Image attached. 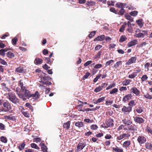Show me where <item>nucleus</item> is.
<instances>
[{
  "instance_id": "f257e3e1",
  "label": "nucleus",
  "mask_w": 152,
  "mask_h": 152,
  "mask_svg": "<svg viewBox=\"0 0 152 152\" xmlns=\"http://www.w3.org/2000/svg\"><path fill=\"white\" fill-rule=\"evenodd\" d=\"M15 91L19 97L22 99L23 100H25L26 98L29 99L30 94V91L26 88L20 89L19 87H17Z\"/></svg>"
},
{
  "instance_id": "f03ea898",
  "label": "nucleus",
  "mask_w": 152,
  "mask_h": 152,
  "mask_svg": "<svg viewBox=\"0 0 152 152\" xmlns=\"http://www.w3.org/2000/svg\"><path fill=\"white\" fill-rule=\"evenodd\" d=\"M5 95L7 96V98L10 101L14 104L19 103V100L15 93L13 92H10L5 94Z\"/></svg>"
},
{
  "instance_id": "7ed1b4c3",
  "label": "nucleus",
  "mask_w": 152,
  "mask_h": 152,
  "mask_svg": "<svg viewBox=\"0 0 152 152\" xmlns=\"http://www.w3.org/2000/svg\"><path fill=\"white\" fill-rule=\"evenodd\" d=\"M12 109L11 104L8 101L4 102L3 106L0 108V112H8L11 111Z\"/></svg>"
},
{
  "instance_id": "20e7f679",
  "label": "nucleus",
  "mask_w": 152,
  "mask_h": 152,
  "mask_svg": "<svg viewBox=\"0 0 152 152\" xmlns=\"http://www.w3.org/2000/svg\"><path fill=\"white\" fill-rule=\"evenodd\" d=\"M51 79V78L50 77L44 76L41 78V82L44 85H51L52 83L50 82H49V81Z\"/></svg>"
},
{
  "instance_id": "39448f33",
  "label": "nucleus",
  "mask_w": 152,
  "mask_h": 152,
  "mask_svg": "<svg viewBox=\"0 0 152 152\" xmlns=\"http://www.w3.org/2000/svg\"><path fill=\"white\" fill-rule=\"evenodd\" d=\"M122 111L124 112V114H128L132 111L131 107H126L124 106L121 109Z\"/></svg>"
},
{
  "instance_id": "423d86ee",
  "label": "nucleus",
  "mask_w": 152,
  "mask_h": 152,
  "mask_svg": "<svg viewBox=\"0 0 152 152\" xmlns=\"http://www.w3.org/2000/svg\"><path fill=\"white\" fill-rule=\"evenodd\" d=\"M137 60V57L136 56H133L129 59L126 63V65H129L135 63L136 62Z\"/></svg>"
},
{
  "instance_id": "0eeeda50",
  "label": "nucleus",
  "mask_w": 152,
  "mask_h": 152,
  "mask_svg": "<svg viewBox=\"0 0 152 152\" xmlns=\"http://www.w3.org/2000/svg\"><path fill=\"white\" fill-rule=\"evenodd\" d=\"M86 145L85 142H80L77 145L76 150L78 151H82Z\"/></svg>"
},
{
  "instance_id": "6e6552de",
  "label": "nucleus",
  "mask_w": 152,
  "mask_h": 152,
  "mask_svg": "<svg viewBox=\"0 0 152 152\" xmlns=\"http://www.w3.org/2000/svg\"><path fill=\"white\" fill-rule=\"evenodd\" d=\"M137 141L140 144H143L146 141V138L143 136H139L137 138Z\"/></svg>"
},
{
  "instance_id": "1a4fd4ad",
  "label": "nucleus",
  "mask_w": 152,
  "mask_h": 152,
  "mask_svg": "<svg viewBox=\"0 0 152 152\" xmlns=\"http://www.w3.org/2000/svg\"><path fill=\"white\" fill-rule=\"evenodd\" d=\"M128 129L129 130V132L133 134L137 131V127L136 125L134 124H132L129 126Z\"/></svg>"
},
{
  "instance_id": "9d476101",
  "label": "nucleus",
  "mask_w": 152,
  "mask_h": 152,
  "mask_svg": "<svg viewBox=\"0 0 152 152\" xmlns=\"http://www.w3.org/2000/svg\"><path fill=\"white\" fill-rule=\"evenodd\" d=\"M134 121L135 122L138 123L139 124H142L145 121V120L142 118L137 116L134 117Z\"/></svg>"
},
{
  "instance_id": "9b49d317",
  "label": "nucleus",
  "mask_w": 152,
  "mask_h": 152,
  "mask_svg": "<svg viewBox=\"0 0 152 152\" xmlns=\"http://www.w3.org/2000/svg\"><path fill=\"white\" fill-rule=\"evenodd\" d=\"M130 92L134 94L137 96H139L140 92L138 89L136 87H134L131 88L130 89Z\"/></svg>"
},
{
  "instance_id": "f8f14e48",
  "label": "nucleus",
  "mask_w": 152,
  "mask_h": 152,
  "mask_svg": "<svg viewBox=\"0 0 152 152\" xmlns=\"http://www.w3.org/2000/svg\"><path fill=\"white\" fill-rule=\"evenodd\" d=\"M114 121L112 118H109L108 119L106 123V126H105V128H107L110 127H112L114 125Z\"/></svg>"
},
{
  "instance_id": "ddd939ff",
  "label": "nucleus",
  "mask_w": 152,
  "mask_h": 152,
  "mask_svg": "<svg viewBox=\"0 0 152 152\" xmlns=\"http://www.w3.org/2000/svg\"><path fill=\"white\" fill-rule=\"evenodd\" d=\"M40 96V94L38 91H36L34 94H31L30 93L29 98L32 97L34 99H39Z\"/></svg>"
},
{
  "instance_id": "4468645a",
  "label": "nucleus",
  "mask_w": 152,
  "mask_h": 152,
  "mask_svg": "<svg viewBox=\"0 0 152 152\" xmlns=\"http://www.w3.org/2000/svg\"><path fill=\"white\" fill-rule=\"evenodd\" d=\"M132 97V96L131 94H128L123 98L122 101L124 102H126L127 101H129L130 99H131Z\"/></svg>"
},
{
  "instance_id": "2eb2a0df",
  "label": "nucleus",
  "mask_w": 152,
  "mask_h": 152,
  "mask_svg": "<svg viewBox=\"0 0 152 152\" xmlns=\"http://www.w3.org/2000/svg\"><path fill=\"white\" fill-rule=\"evenodd\" d=\"M124 124L126 126H130L132 123V122L130 119H126L125 118L122 120Z\"/></svg>"
},
{
  "instance_id": "dca6fc26",
  "label": "nucleus",
  "mask_w": 152,
  "mask_h": 152,
  "mask_svg": "<svg viewBox=\"0 0 152 152\" xmlns=\"http://www.w3.org/2000/svg\"><path fill=\"white\" fill-rule=\"evenodd\" d=\"M96 3L95 1H87L85 4L86 7H88L90 8V7H92L95 5Z\"/></svg>"
},
{
  "instance_id": "f3484780",
  "label": "nucleus",
  "mask_w": 152,
  "mask_h": 152,
  "mask_svg": "<svg viewBox=\"0 0 152 152\" xmlns=\"http://www.w3.org/2000/svg\"><path fill=\"white\" fill-rule=\"evenodd\" d=\"M126 5V3L118 2L115 4L116 7L118 8H124V7Z\"/></svg>"
},
{
  "instance_id": "a211bd4d",
  "label": "nucleus",
  "mask_w": 152,
  "mask_h": 152,
  "mask_svg": "<svg viewBox=\"0 0 152 152\" xmlns=\"http://www.w3.org/2000/svg\"><path fill=\"white\" fill-rule=\"evenodd\" d=\"M105 36L104 35H102L99 36H98L96 38L94 39V41H102L105 39Z\"/></svg>"
},
{
  "instance_id": "6ab92c4d",
  "label": "nucleus",
  "mask_w": 152,
  "mask_h": 152,
  "mask_svg": "<svg viewBox=\"0 0 152 152\" xmlns=\"http://www.w3.org/2000/svg\"><path fill=\"white\" fill-rule=\"evenodd\" d=\"M71 124V122L70 121L64 123L63 124V127L65 129L68 130L70 128V126Z\"/></svg>"
},
{
  "instance_id": "aec40b11",
  "label": "nucleus",
  "mask_w": 152,
  "mask_h": 152,
  "mask_svg": "<svg viewBox=\"0 0 152 152\" xmlns=\"http://www.w3.org/2000/svg\"><path fill=\"white\" fill-rule=\"evenodd\" d=\"M15 72L19 73H25V71L23 68L21 66L16 68Z\"/></svg>"
},
{
  "instance_id": "412c9836",
  "label": "nucleus",
  "mask_w": 152,
  "mask_h": 152,
  "mask_svg": "<svg viewBox=\"0 0 152 152\" xmlns=\"http://www.w3.org/2000/svg\"><path fill=\"white\" fill-rule=\"evenodd\" d=\"M18 148L20 151H22L24 148V147L26 145V143L25 142L21 143L18 145Z\"/></svg>"
},
{
  "instance_id": "4be33fe9",
  "label": "nucleus",
  "mask_w": 152,
  "mask_h": 152,
  "mask_svg": "<svg viewBox=\"0 0 152 152\" xmlns=\"http://www.w3.org/2000/svg\"><path fill=\"white\" fill-rule=\"evenodd\" d=\"M43 61L41 58H36L34 61V63L36 65H40L42 63Z\"/></svg>"
},
{
  "instance_id": "5701e85b",
  "label": "nucleus",
  "mask_w": 152,
  "mask_h": 152,
  "mask_svg": "<svg viewBox=\"0 0 152 152\" xmlns=\"http://www.w3.org/2000/svg\"><path fill=\"white\" fill-rule=\"evenodd\" d=\"M145 147L150 151H152V143L147 142L145 143Z\"/></svg>"
},
{
  "instance_id": "b1692460",
  "label": "nucleus",
  "mask_w": 152,
  "mask_h": 152,
  "mask_svg": "<svg viewBox=\"0 0 152 152\" xmlns=\"http://www.w3.org/2000/svg\"><path fill=\"white\" fill-rule=\"evenodd\" d=\"M131 145V142L129 140H126L125 141L123 144V147L125 148H129Z\"/></svg>"
},
{
  "instance_id": "393cba45",
  "label": "nucleus",
  "mask_w": 152,
  "mask_h": 152,
  "mask_svg": "<svg viewBox=\"0 0 152 152\" xmlns=\"http://www.w3.org/2000/svg\"><path fill=\"white\" fill-rule=\"evenodd\" d=\"M113 152H124L123 149L116 146L115 148L113 147Z\"/></svg>"
},
{
  "instance_id": "a878e982",
  "label": "nucleus",
  "mask_w": 152,
  "mask_h": 152,
  "mask_svg": "<svg viewBox=\"0 0 152 152\" xmlns=\"http://www.w3.org/2000/svg\"><path fill=\"white\" fill-rule=\"evenodd\" d=\"M25 82L23 80L21 79L20 80L19 83V85L20 86L21 89L26 88L25 84H24Z\"/></svg>"
},
{
  "instance_id": "bb28decb",
  "label": "nucleus",
  "mask_w": 152,
  "mask_h": 152,
  "mask_svg": "<svg viewBox=\"0 0 152 152\" xmlns=\"http://www.w3.org/2000/svg\"><path fill=\"white\" fill-rule=\"evenodd\" d=\"M105 98V97H102L101 98L98 99L95 102H94V104H97L101 102L104 101Z\"/></svg>"
},
{
  "instance_id": "cd10ccee",
  "label": "nucleus",
  "mask_w": 152,
  "mask_h": 152,
  "mask_svg": "<svg viewBox=\"0 0 152 152\" xmlns=\"http://www.w3.org/2000/svg\"><path fill=\"white\" fill-rule=\"evenodd\" d=\"M137 42L136 40H133L130 41L127 44V46L129 47H132L133 46L135 45L136 44Z\"/></svg>"
},
{
  "instance_id": "c85d7f7f",
  "label": "nucleus",
  "mask_w": 152,
  "mask_h": 152,
  "mask_svg": "<svg viewBox=\"0 0 152 152\" xmlns=\"http://www.w3.org/2000/svg\"><path fill=\"white\" fill-rule=\"evenodd\" d=\"M4 118L7 120L12 121H14L15 120V117L12 116V115H10L8 116H4Z\"/></svg>"
},
{
  "instance_id": "c756f323",
  "label": "nucleus",
  "mask_w": 152,
  "mask_h": 152,
  "mask_svg": "<svg viewBox=\"0 0 152 152\" xmlns=\"http://www.w3.org/2000/svg\"><path fill=\"white\" fill-rule=\"evenodd\" d=\"M7 57L10 58H12L15 56V55L11 51H9L6 53Z\"/></svg>"
},
{
  "instance_id": "7c9ffc66",
  "label": "nucleus",
  "mask_w": 152,
  "mask_h": 152,
  "mask_svg": "<svg viewBox=\"0 0 152 152\" xmlns=\"http://www.w3.org/2000/svg\"><path fill=\"white\" fill-rule=\"evenodd\" d=\"M126 12L125 10L124 9V8H121L119 12L118 11V13L117 14L118 15L122 16L124 15V13Z\"/></svg>"
},
{
  "instance_id": "2f4dec72",
  "label": "nucleus",
  "mask_w": 152,
  "mask_h": 152,
  "mask_svg": "<svg viewBox=\"0 0 152 152\" xmlns=\"http://www.w3.org/2000/svg\"><path fill=\"white\" fill-rule=\"evenodd\" d=\"M143 20L142 19H140L136 21V22L140 27L141 28L143 25V24L142 23Z\"/></svg>"
},
{
  "instance_id": "473e14b6",
  "label": "nucleus",
  "mask_w": 152,
  "mask_h": 152,
  "mask_svg": "<svg viewBox=\"0 0 152 152\" xmlns=\"http://www.w3.org/2000/svg\"><path fill=\"white\" fill-rule=\"evenodd\" d=\"M143 107L140 106L138 107L136 109V112L138 113H140L143 112Z\"/></svg>"
},
{
  "instance_id": "72a5a7b5",
  "label": "nucleus",
  "mask_w": 152,
  "mask_h": 152,
  "mask_svg": "<svg viewBox=\"0 0 152 152\" xmlns=\"http://www.w3.org/2000/svg\"><path fill=\"white\" fill-rule=\"evenodd\" d=\"M127 39V38L125 35L121 36L119 40V42H122L124 41H125Z\"/></svg>"
},
{
  "instance_id": "f704fd0d",
  "label": "nucleus",
  "mask_w": 152,
  "mask_h": 152,
  "mask_svg": "<svg viewBox=\"0 0 152 152\" xmlns=\"http://www.w3.org/2000/svg\"><path fill=\"white\" fill-rule=\"evenodd\" d=\"M131 80L129 79H126L123 82L122 84L123 86H127L130 84Z\"/></svg>"
},
{
  "instance_id": "c9c22d12",
  "label": "nucleus",
  "mask_w": 152,
  "mask_h": 152,
  "mask_svg": "<svg viewBox=\"0 0 152 152\" xmlns=\"http://www.w3.org/2000/svg\"><path fill=\"white\" fill-rule=\"evenodd\" d=\"M145 130L148 133L152 134V129L150 127H149L148 126H146Z\"/></svg>"
},
{
  "instance_id": "e433bc0d",
  "label": "nucleus",
  "mask_w": 152,
  "mask_h": 152,
  "mask_svg": "<svg viewBox=\"0 0 152 152\" xmlns=\"http://www.w3.org/2000/svg\"><path fill=\"white\" fill-rule=\"evenodd\" d=\"M0 140L3 143H6L7 141V139L5 137L2 136L0 137Z\"/></svg>"
},
{
  "instance_id": "4c0bfd02",
  "label": "nucleus",
  "mask_w": 152,
  "mask_h": 152,
  "mask_svg": "<svg viewBox=\"0 0 152 152\" xmlns=\"http://www.w3.org/2000/svg\"><path fill=\"white\" fill-rule=\"evenodd\" d=\"M125 17L126 19L128 20H130V21L131 22H132L133 21V18L131 17V16L127 14V15H125Z\"/></svg>"
},
{
  "instance_id": "58836bf2",
  "label": "nucleus",
  "mask_w": 152,
  "mask_h": 152,
  "mask_svg": "<svg viewBox=\"0 0 152 152\" xmlns=\"http://www.w3.org/2000/svg\"><path fill=\"white\" fill-rule=\"evenodd\" d=\"M75 125L76 126L79 127H82L83 126V124L81 121L77 122L75 123Z\"/></svg>"
},
{
  "instance_id": "ea45409f",
  "label": "nucleus",
  "mask_w": 152,
  "mask_h": 152,
  "mask_svg": "<svg viewBox=\"0 0 152 152\" xmlns=\"http://www.w3.org/2000/svg\"><path fill=\"white\" fill-rule=\"evenodd\" d=\"M138 13V12L137 11H134L129 12V14L132 16L135 17L137 15Z\"/></svg>"
},
{
  "instance_id": "a19ab883",
  "label": "nucleus",
  "mask_w": 152,
  "mask_h": 152,
  "mask_svg": "<svg viewBox=\"0 0 152 152\" xmlns=\"http://www.w3.org/2000/svg\"><path fill=\"white\" fill-rule=\"evenodd\" d=\"M128 105H129V107H131L132 108L134 106H135V104L134 101V100L130 101L128 103Z\"/></svg>"
},
{
  "instance_id": "79ce46f5",
  "label": "nucleus",
  "mask_w": 152,
  "mask_h": 152,
  "mask_svg": "<svg viewBox=\"0 0 152 152\" xmlns=\"http://www.w3.org/2000/svg\"><path fill=\"white\" fill-rule=\"evenodd\" d=\"M18 40V39L16 37H15L12 40V44L13 45H16L17 44V42Z\"/></svg>"
},
{
  "instance_id": "37998d69",
  "label": "nucleus",
  "mask_w": 152,
  "mask_h": 152,
  "mask_svg": "<svg viewBox=\"0 0 152 152\" xmlns=\"http://www.w3.org/2000/svg\"><path fill=\"white\" fill-rule=\"evenodd\" d=\"M148 77L146 75H143L141 77V80L142 82H144L147 80Z\"/></svg>"
},
{
  "instance_id": "c03bdc74",
  "label": "nucleus",
  "mask_w": 152,
  "mask_h": 152,
  "mask_svg": "<svg viewBox=\"0 0 152 152\" xmlns=\"http://www.w3.org/2000/svg\"><path fill=\"white\" fill-rule=\"evenodd\" d=\"M143 96L146 99H152V95H150L148 93H147L146 94H144Z\"/></svg>"
},
{
  "instance_id": "a18cd8bd",
  "label": "nucleus",
  "mask_w": 152,
  "mask_h": 152,
  "mask_svg": "<svg viewBox=\"0 0 152 152\" xmlns=\"http://www.w3.org/2000/svg\"><path fill=\"white\" fill-rule=\"evenodd\" d=\"M90 75V73L89 72H86L85 75L82 78L83 80H84L85 79L87 78Z\"/></svg>"
},
{
  "instance_id": "49530a36",
  "label": "nucleus",
  "mask_w": 152,
  "mask_h": 152,
  "mask_svg": "<svg viewBox=\"0 0 152 152\" xmlns=\"http://www.w3.org/2000/svg\"><path fill=\"white\" fill-rule=\"evenodd\" d=\"M123 139H126L130 137V135L129 133H123L122 134Z\"/></svg>"
},
{
  "instance_id": "de8ad7c7",
  "label": "nucleus",
  "mask_w": 152,
  "mask_h": 152,
  "mask_svg": "<svg viewBox=\"0 0 152 152\" xmlns=\"http://www.w3.org/2000/svg\"><path fill=\"white\" fill-rule=\"evenodd\" d=\"M31 146L33 148H34L37 150H39V147L35 143H32L31 144Z\"/></svg>"
},
{
  "instance_id": "09e8293b",
  "label": "nucleus",
  "mask_w": 152,
  "mask_h": 152,
  "mask_svg": "<svg viewBox=\"0 0 152 152\" xmlns=\"http://www.w3.org/2000/svg\"><path fill=\"white\" fill-rule=\"evenodd\" d=\"M23 114L26 117L28 118L30 116L29 114L27 112H25L24 111H22Z\"/></svg>"
},
{
  "instance_id": "8fccbe9b",
  "label": "nucleus",
  "mask_w": 152,
  "mask_h": 152,
  "mask_svg": "<svg viewBox=\"0 0 152 152\" xmlns=\"http://www.w3.org/2000/svg\"><path fill=\"white\" fill-rule=\"evenodd\" d=\"M122 64V62L121 61H119L118 62H117L116 64H115V65L114 66V67H115V68H117L118 67L119 65H121Z\"/></svg>"
},
{
  "instance_id": "3c124183",
  "label": "nucleus",
  "mask_w": 152,
  "mask_h": 152,
  "mask_svg": "<svg viewBox=\"0 0 152 152\" xmlns=\"http://www.w3.org/2000/svg\"><path fill=\"white\" fill-rule=\"evenodd\" d=\"M110 12H113L115 14H117L118 13V10H116L114 7H111L110 9Z\"/></svg>"
},
{
  "instance_id": "603ef678",
  "label": "nucleus",
  "mask_w": 152,
  "mask_h": 152,
  "mask_svg": "<svg viewBox=\"0 0 152 152\" xmlns=\"http://www.w3.org/2000/svg\"><path fill=\"white\" fill-rule=\"evenodd\" d=\"M96 34V31H91L90 34L88 35V37L90 38H91L94 37Z\"/></svg>"
},
{
  "instance_id": "864d4df0",
  "label": "nucleus",
  "mask_w": 152,
  "mask_h": 152,
  "mask_svg": "<svg viewBox=\"0 0 152 152\" xmlns=\"http://www.w3.org/2000/svg\"><path fill=\"white\" fill-rule=\"evenodd\" d=\"M25 105L26 107L29 108V109L31 110L32 111L33 110V107L29 103L27 102L25 104Z\"/></svg>"
},
{
  "instance_id": "5fc2aeb1",
  "label": "nucleus",
  "mask_w": 152,
  "mask_h": 152,
  "mask_svg": "<svg viewBox=\"0 0 152 152\" xmlns=\"http://www.w3.org/2000/svg\"><path fill=\"white\" fill-rule=\"evenodd\" d=\"M0 63L1 64L3 65H7V62L4 59H1L0 58Z\"/></svg>"
},
{
  "instance_id": "6e6d98bb",
  "label": "nucleus",
  "mask_w": 152,
  "mask_h": 152,
  "mask_svg": "<svg viewBox=\"0 0 152 152\" xmlns=\"http://www.w3.org/2000/svg\"><path fill=\"white\" fill-rule=\"evenodd\" d=\"M135 36L136 37L138 38L143 37H144L142 33H139L138 34H137L135 35Z\"/></svg>"
},
{
  "instance_id": "4d7b16f0",
  "label": "nucleus",
  "mask_w": 152,
  "mask_h": 152,
  "mask_svg": "<svg viewBox=\"0 0 152 152\" xmlns=\"http://www.w3.org/2000/svg\"><path fill=\"white\" fill-rule=\"evenodd\" d=\"M137 75L135 73L133 72L131 74L129 75V77L130 78L133 79L136 77Z\"/></svg>"
},
{
  "instance_id": "13d9d810",
  "label": "nucleus",
  "mask_w": 152,
  "mask_h": 152,
  "mask_svg": "<svg viewBox=\"0 0 152 152\" xmlns=\"http://www.w3.org/2000/svg\"><path fill=\"white\" fill-rule=\"evenodd\" d=\"M126 8L129 10H133L134 9V7L130 4H126Z\"/></svg>"
},
{
  "instance_id": "bf43d9fd",
  "label": "nucleus",
  "mask_w": 152,
  "mask_h": 152,
  "mask_svg": "<svg viewBox=\"0 0 152 152\" xmlns=\"http://www.w3.org/2000/svg\"><path fill=\"white\" fill-rule=\"evenodd\" d=\"M102 53V51H99L98 53L95 55V58L96 59L99 58L100 57V56Z\"/></svg>"
},
{
  "instance_id": "052dcab7",
  "label": "nucleus",
  "mask_w": 152,
  "mask_h": 152,
  "mask_svg": "<svg viewBox=\"0 0 152 152\" xmlns=\"http://www.w3.org/2000/svg\"><path fill=\"white\" fill-rule=\"evenodd\" d=\"M91 129L93 130H96L98 128V126L96 125H92L90 126Z\"/></svg>"
},
{
  "instance_id": "680f3d73",
  "label": "nucleus",
  "mask_w": 152,
  "mask_h": 152,
  "mask_svg": "<svg viewBox=\"0 0 152 152\" xmlns=\"http://www.w3.org/2000/svg\"><path fill=\"white\" fill-rule=\"evenodd\" d=\"M115 86V83H113L110 84L109 86H108L106 88V90H108L109 89H111L112 88L114 87Z\"/></svg>"
},
{
  "instance_id": "e2e57ef3",
  "label": "nucleus",
  "mask_w": 152,
  "mask_h": 152,
  "mask_svg": "<svg viewBox=\"0 0 152 152\" xmlns=\"http://www.w3.org/2000/svg\"><path fill=\"white\" fill-rule=\"evenodd\" d=\"M104 138L106 140H110L111 139H113V137L110 134H106Z\"/></svg>"
},
{
  "instance_id": "0e129e2a",
  "label": "nucleus",
  "mask_w": 152,
  "mask_h": 152,
  "mask_svg": "<svg viewBox=\"0 0 152 152\" xmlns=\"http://www.w3.org/2000/svg\"><path fill=\"white\" fill-rule=\"evenodd\" d=\"M118 91V89L117 88H114L112 90L110 91V94H115Z\"/></svg>"
},
{
  "instance_id": "69168bd1",
  "label": "nucleus",
  "mask_w": 152,
  "mask_h": 152,
  "mask_svg": "<svg viewBox=\"0 0 152 152\" xmlns=\"http://www.w3.org/2000/svg\"><path fill=\"white\" fill-rule=\"evenodd\" d=\"M102 76L101 74H99L94 79L93 82L95 83L98 80V79L100 78V77Z\"/></svg>"
},
{
  "instance_id": "338daca9",
  "label": "nucleus",
  "mask_w": 152,
  "mask_h": 152,
  "mask_svg": "<svg viewBox=\"0 0 152 152\" xmlns=\"http://www.w3.org/2000/svg\"><path fill=\"white\" fill-rule=\"evenodd\" d=\"M115 2L114 1H108L107 2V5L109 6H113L114 5Z\"/></svg>"
},
{
  "instance_id": "774afa93",
  "label": "nucleus",
  "mask_w": 152,
  "mask_h": 152,
  "mask_svg": "<svg viewBox=\"0 0 152 152\" xmlns=\"http://www.w3.org/2000/svg\"><path fill=\"white\" fill-rule=\"evenodd\" d=\"M114 61L113 60H111L109 61H107L106 62L105 65L106 66H107L113 63Z\"/></svg>"
}]
</instances>
